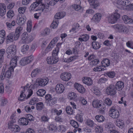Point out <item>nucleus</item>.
I'll list each match as a JSON object with an SVG mask.
<instances>
[{
    "mask_svg": "<svg viewBox=\"0 0 133 133\" xmlns=\"http://www.w3.org/2000/svg\"><path fill=\"white\" fill-rule=\"evenodd\" d=\"M42 1V0H36L35 2L32 3L30 8V11H39L42 12L45 8L48 9L49 8L48 5L41 4Z\"/></svg>",
    "mask_w": 133,
    "mask_h": 133,
    "instance_id": "1",
    "label": "nucleus"
},
{
    "mask_svg": "<svg viewBox=\"0 0 133 133\" xmlns=\"http://www.w3.org/2000/svg\"><path fill=\"white\" fill-rule=\"evenodd\" d=\"M13 71L14 69L11 67H10L7 69L4 67L0 76L1 79L3 80L5 78H10L11 76L12 72Z\"/></svg>",
    "mask_w": 133,
    "mask_h": 133,
    "instance_id": "2",
    "label": "nucleus"
},
{
    "mask_svg": "<svg viewBox=\"0 0 133 133\" xmlns=\"http://www.w3.org/2000/svg\"><path fill=\"white\" fill-rule=\"evenodd\" d=\"M112 28L120 32L127 33L128 32V28L123 24H117L113 26Z\"/></svg>",
    "mask_w": 133,
    "mask_h": 133,
    "instance_id": "3",
    "label": "nucleus"
},
{
    "mask_svg": "<svg viewBox=\"0 0 133 133\" xmlns=\"http://www.w3.org/2000/svg\"><path fill=\"white\" fill-rule=\"evenodd\" d=\"M16 46L14 45H11L7 48L6 51L8 54V58L12 57L15 55L16 51Z\"/></svg>",
    "mask_w": 133,
    "mask_h": 133,
    "instance_id": "4",
    "label": "nucleus"
},
{
    "mask_svg": "<svg viewBox=\"0 0 133 133\" xmlns=\"http://www.w3.org/2000/svg\"><path fill=\"white\" fill-rule=\"evenodd\" d=\"M117 10L115 11V12L112 14L108 17V22L111 24L115 23L119 19L120 17V14L117 12Z\"/></svg>",
    "mask_w": 133,
    "mask_h": 133,
    "instance_id": "5",
    "label": "nucleus"
},
{
    "mask_svg": "<svg viewBox=\"0 0 133 133\" xmlns=\"http://www.w3.org/2000/svg\"><path fill=\"white\" fill-rule=\"evenodd\" d=\"M34 59V56L31 55L29 56L22 58L20 60L19 64L22 66H24L32 62Z\"/></svg>",
    "mask_w": 133,
    "mask_h": 133,
    "instance_id": "6",
    "label": "nucleus"
},
{
    "mask_svg": "<svg viewBox=\"0 0 133 133\" xmlns=\"http://www.w3.org/2000/svg\"><path fill=\"white\" fill-rule=\"evenodd\" d=\"M109 114L110 116L115 119L118 118L119 115V111L114 107H112L110 108Z\"/></svg>",
    "mask_w": 133,
    "mask_h": 133,
    "instance_id": "7",
    "label": "nucleus"
},
{
    "mask_svg": "<svg viewBox=\"0 0 133 133\" xmlns=\"http://www.w3.org/2000/svg\"><path fill=\"white\" fill-rule=\"evenodd\" d=\"M116 88L115 86L113 84H110L106 89V92L108 95H114L116 93Z\"/></svg>",
    "mask_w": 133,
    "mask_h": 133,
    "instance_id": "8",
    "label": "nucleus"
},
{
    "mask_svg": "<svg viewBox=\"0 0 133 133\" xmlns=\"http://www.w3.org/2000/svg\"><path fill=\"white\" fill-rule=\"evenodd\" d=\"M8 127L11 131L13 132H18L20 130V128L19 126L17 125L14 124L12 121L10 122L8 124Z\"/></svg>",
    "mask_w": 133,
    "mask_h": 133,
    "instance_id": "9",
    "label": "nucleus"
},
{
    "mask_svg": "<svg viewBox=\"0 0 133 133\" xmlns=\"http://www.w3.org/2000/svg\"><path fill=\"white\" fill-rule=\"evenodd\" d=\"M36 81L39 86H44L48 83L49 79L46 78H38L36 79Z\"/></svg>",
    "mask_w": 133,
    "mask_h": 133,
    "instance_id": "10",
    "label": "nucleus"
},
{
    "mask_svg": "<svg viewBox=\"0 0 133 133\" xmlns=\"http://www.w3.org/2000/svg\"><path fill=\"white\" fill-rule=\"evenodd\" d=\"M46 60L48 64H53L56 63L58 61V57L52 55L51 56L47 57Z\"/></svg>",
    "mask_w": 133,
    "mask_h": 133,
    "instance_id": "11",
    "label": "nucleus"
},
{
    "mask_svg": "<svg viewBox=\"0 0 133 133\" xmlns=\"http://www.w3.org/2000/svg\"><path fill=\"white\" fill-rule=\"evenodd\" d=\"M102 101H99L98 100H94L92 103V105L93 107L95 108H100L101 110L103 111L104 110L102 108Z\"/></svg>",
    "mask_w": 133,
    "mask_h": 133,
    "instance_id": "12",
    "label": "nucleus"
},
{
    "mask_svg": "<svg viewBox=\"0 0 133 133\" xmlns=\"http://www.w3.org/2000/svg\"><path fill=\"white\" fill-rule=\"evenodd\" d=\"M102 17L101 14L97 13L94 15L91 19V21L95 23H98L100 21Z\"/></svg>",
    "mask_w": 133,
    "mask_h": 133,
    "instance_id": "13",
    "label": "nucleus"
},
{
    "mask_svg": "<svg viewBox=\"0 0 133 133\" xmlns=\"http://www.w3.org/2000/svg\"><path fill=\"white\" fill-rule=\"evenodd\" d=\"M64 89L65 88L64 85L61 84H58L56 86L55 91L57 93H62L64 91Z\"/></svg>",
    "mask_w": 133,
    "mask_h": 133,
    "instance_id": "14",
    "label": "nucleus"
},
{
    "mask_svg": "<svg viewBox=\"0 0 133 133\" xmlns=\"http://www.w3.org/2000/svg\"><path fill=\"white\" fill-rule=\"evenodd\" d=\"M88 1L92 8L96 9L99 5V3L97 0H88Z\"/></svg>",
    "mask_w": 133,
    "mask_h": 133,
    "instance_id": "15",
    "label": "nucleus"
},
{
    "mask_svg": "<svg viewBox=\"0 0 133 133\" xmlns=\"http://www.w3.org/2000/svg\"><path fill=\"white\" fill-rule=\"evenodd\" d=\"M71 74L69 73L64 72L61 74V77L62 79L65 81H68L71 78Z\"/></svg>",
    "mask_w": 133,
    "mask_h": 133,
    "instance_id": "16",
    "label": "nucleus"
},
{
    "mask_svg": "<svg viewBox=\"0 0 133 133\" xmlns=\"http://www.w3.org/2000/svg\"><path fill=\"white\" fill-rule=\"evenodd\" d=\"M117 4L122 6H127L129 5L130 3L127 0H117Z\"/></svg>",
    "mask_w": 133,
    "mask_h": 133,
    "instance_id": "17",
    "label": "nucleus"
},
{
    "mask_svg": "<svg viewBox=\"0 0 133 133\" xmlns=\"http://www.w3.org/2000/svg\"><path fill=\"white\" fill-rule=\"evenodd\" d=\"M74 86L79 92L81 93H83L85 91V89L80 84L75 83L74 85Z\"/></svg>",
    "mask_w": 133,
    "mask_h": 133,
    "instance_id": "18",
    "label": "nucleus"
},
{
    "mask_svg": "<svg viewBox=\"0 0 133 133\" xmlns=\"http://www.w3.org/2000/svg\"><path fill=\"white\" fill-rule=\"evenodd\" d=\"M82 81L84 83L88 86H90L92 84V81L90 77H84L82 78Z\"/></svg>",
    "mask_w": 133,
    "mask_h": 133,
    "instance_id": "19",
    "label": "nucleus"
},
{
    "mask_svg": "<svg viewBox=\"0 0 133 133\" xmlns=\"http://www.w3.org/2000/svg\"><path fill=\"white\" fill-rule=\"evenodd\" d=\"M18 57L16 56H15L12 58L10 63V65L13 68H15L17 64V61L18 59Z\"/></svg>",
    "mask_w": 133,
    "mask_h": 133,
    "instance_id": "20",
    "label": "nucleus"
},
{
    "mask_svg": "<svg viewBox=\"0 0 133 133\" xmlns=\"http://www.w3.org/2000/svg\"><path fill=\"white\" fill-rule=\"evenodd\" d=\"M123 20L126 24H130L133 22V20L126 15H123L122 17Z\"/></svg>",
    "mask_w": 133,
    "mask_h": 133,
    "instance_id": "21",
    "label": "nucleus"
},
{
    "mask_svg": "<svg viewBox=\"0 0 133 133\" xmlns=\"http://www.w3.org/2000/svg\"><path fill=\"white\" fill-rule=\"evenodd\" d=\"M6 7L5 5L3 4H0V15L3 16L5 14L6 12Z\"/></svg>",
    "mask_w": 133,
    "mask_h": 133,
    "instance_id": "22",
    "label": "nucleus"
},
{
    "mask_svg": "<svg viewBox=\"0 0 133 133\" xmlns=\"http://www.w3.org/2000/svg\"><path fill=\"white\" fill-rule=\"evenodd\" d=\"M80 37L78 39L81 42L86 41L89 39V36L86 34L80 35Z\"/></svg>",
    "mask_w": 133,
    "mask_h": 133,
    "instance_id": "23",
    "label": "nucleus"
},
{
    "mask_svg": "<svg viewBox=\"0 0 133 133\" xmlns=\"http://www.w3.org/2000/svg\"><path fill=\"white\" fill-rule=\"evenodd\" d=\"M79 27V25L78 23L74 24L71 29L70 30V32L72 34L77 32Z\"/></svg>",
    "mask_w": 133,
    "mask_h": 133,
    "instance_id": "24",
    "label": "nucleus"
},
{
    "mask_svg": "<svg viewBox=\"0 0 133 133\" xmlns=\"http://www.w3.org/2000/svg\"><path fill=\"white\" fill-rule=\"evenodd\" d=\"M116 89L118 90H121L124 87V84L122 81H118L115 86Z\"/></svg>",
    "mask_w": 133,
    "mask_h": 133,
    "instance_id": "25",
    "label": "nucleus"
},
{
    "mask_svg": "<svg viewBox=\"0 0 133 133\" xmlns=\"http://www.w3.org/2000/svg\"><path fill=\"white\" fill-rule=\"evenodd\" d=\"M14 32H12L10 33L7 36L6 38V43H9L14 41Z\"/></svg>",
    "mask_w": 133,
    "mask_h": 133,
    "instance_id": "26",
    "label": "nucleus"
},
{
    "mask_svg": "<svg viewBox=\"0 0 133 133\" xmlns=\"http://www.w3.org/2000/svg\"><path fill=\"white\" fill-rule=\"evenodd\" d=\"M41 72V70L37 68L34 69L31 72V77L33 78L36 77Z\"/></svg>",
    "mask_w": 133,
    "mask_h": 133,
    "instance_id": "27",
    "label": "nucleus"
},
{
    "mask_svg": "<svg viewBox=\"0 0 133 133\" xmlns=\"http://www.w3.org/2000/svg\"><path fill=\"white\" fill-rule=\"evenodd\" d=\"M5 33L4 30H2L0 31V43L2 44L5 39Z\"/></svg>",
    "mask_w": 133,
    "mask_h": 133,
    "instance_id": "28",
    "label": "nucleus"
},
{
    "mask_svg": "<svg viewBox=\"0 0 133 133\" xmlns=\"http://www.w3.org/2000/svg\"><path fill=\"white\" fill-rule=\"evenodd\" d=\"M57 99L55 97H53L50 100L47 102V105L50 106H52L54 104H55L57 103Z\"/></svg>",
    "mask_w": 133,
    "mask_h": 133,
    "instance_id": "29",
    "label": "nucleus"
},
{
    "mask_svg": "<svg viewBox=\"0 0 133 133\" xmlns=\"http://www.w3.org/2000/svg\"><path fill=\"white\" fill-rule=\"evenodd\" d=\"M78 57L76 56H71L69 58H64L63 61L66 62H69L74 61L78 58Z\"/></svg>",
    "mask_w": 133,
    "mask_h": 133,
    "instance_id": "30",
    "label": "nucleus"
},
{
    "mask_svg": "<svg viewBox=\"0 0 133 133\" xmlns=\"http://www.w3.org/2000/svg\"><path fill=\"white\" fill-rule=\"evenodd\" d=\"M28 34L26 32H25L22 35L21 41L22 43L23 44L26 43V40L28 38Z\"/></svg>",
    "mask_w": 133,
    "mask_h": 133,
    "instance_id": "31",
    "label": "nucleus"
},
{
    "mask_svg": "<svg viewBox=\"0 0 133 133\" xmlns=\"http://www.w3.org/2000/svg\"><path fill=\"white\" fill-rule=\"evenodd\" d=\"M116 124L117 126L121 128H123L124 126L123 121L121 119H117Z\"/></svg>",
    "mask_w": 133,
    "mask_h": 133,
    "instance_id": "32",
    "label": "nucleus"
},
{
    "mask_svg": "<svg viewBox=\"0 0 133 133\" xmlns=\"http://www.w3.org/2000/svg\"><path fill=\"white\" fill-rule=\"evenodd\" d=\"M26 18L25 16H23L19 17L18 19V23L20 25H22L25 22Z\"/></svg>",
    "mask_w": 133,
    "mask_h": 133,
    "instance_id": "33",
    "label": "nucleus"
},
{
    "mask_svg": "<svg viewBox=\"0 0 133 133\" xmlns=\"http://www.w3.org/2000/svg\"><path fill=\"white\" fill-rule=\"evenodd\" d=\"M44 105L42 102H39L36 104V109L39 111H41L43 109Z\"/></svg>",
    "mask_w": 133,
    "mask_h": 133,
    "instance_id": "34",
    "label": "nucleus"
},
{
    "mask_svg": "<svg viewBox=\"0 0 133 133\" xmlns=\"http://www.w3.org/2000/svg\"><path fill=\"white\" fill-rule=\"evenodd\" d=\"M19 122L21 125H26L28 124V121L25 118H22L19 120Z\"/></svg>",
    "mask_w": 133,
    "mask_h": 133,
    "instance_id": "35",
    "label": "nucleus"
},
{
    "mask_svg": "<svg viewBox=\"0 0 133 133\" xmlns=\"http://www.w3.org/2000/svg\"><path fill=\"white\" fill-rule=\"evenodd\" d=\"M92 47L95 50H97L99 49L100 46L98 42L95 41H93L91 44Z\"/></svg>",
    "mask_w": 133,
    "mask_h": 133,
    "instance_id": "36",
    "label": "nucleus"
},
{
    "mask_svg": "<svg viewBox=\"0 0 133 133\" xmlns=\"http://www.w3.org/2000/svg\"><path fill=\"white\" fill-rule=\"evenodd\" d=\"M5 50L4 49L0 50V63H2L4 61V55L5 53Z\"/></svg>",
    "mask_w": 133,
    "mask_h": 133,
    "instance_id": "37",
    "label": "nucleus"
},
{
    "mask_svg": "<svg viewBox=\"0 0 133 133\" xmlns=\"http://www.w3.org/2000/svg\"><path fill=\"white\" fill-rule=\"evenodd\" d=\"M101 64L103 67H106L110 65V62L109 59H105L102 61Z\"/></svg>",
    "mask_w": 133,
    "mask_h": 133,
    "instance_id": "38",
    "label": "nucleus"
},
{
    "mask_svg": "<svg viewBox=\"0 0 133 133\" xmlns=\"http://www.w3.org/2000/svg\"><path fill=\"white\" fill-rule=\"evenodd\" d=\"M35 37V35L34 34H32L29 36L28 35L26 43L28 44L31 42L33 40Z\"/></svg>",
    "mask_w": 133,
    "mask_h": 133,
    "instance_id": "39",
    "label": "nucleus"
},
{
    "mask_svg": "<svg viewBox=\"0 0 133 133\" xmlns=\"http://www.w3.org/2000/svg\"><path fill=\"white\" fill-rule=\"evenodd\" d=\"M49 119V118L47 116L43 115L41 117L40 120L41 122L45 123L48 122Z\"/></svg>",
    "mask_w": 133,
    "mask_h": 133,
    "instance_id": "40",
    "label": "nucleus"
},
{
    "mask_svg": "<svg viewBox=\"0 0 133 133\" xmlns=\"http://www.w3.org/2000/svg\"><path fill=\"white\" fill-rule=\"evenodd\" d=\"M45 93L46 91L45 90L43 89H40L37 92V95L41 97L45 95Z\"/></svg>",
    "mask_w": 133,
    "mask_h": 133,
    "instance_id": "41",
    "label": "nucleus"
},
{
    "mask_svg": "<svg viewBox=\"0 0 133 133\" xmlns=\"http://www.w3.org/2000/svg\"><path fill=\"white\" fill-rule=\"evenodd\" d=\"M68 97L70 100L74 99L77 97L76 93L73 92H70L68 95Z\"/></svg>",
    "mask_w": 133,
    "mask_h": 133,
    "instance_id": "42",
    "label": "nucleus"
},
{
    "mask_svg": "<svg viewBox=\"0 0 133 133\" xmlns=\"http://www.w3.org/2000/svg\"><path fill=\"white\" fill-rule=\"evenodd\" d=\"M105 127L109 129V131L110 132V130L115 129V127L113 124L111 123H107L105 125Z\"/></svg>",
    "mask_w": 133,
    "mask_h": 133,
    "instance_id": "43",
    "label": "nucleus"
},
{
    "mask_svg": "<svg viewBox=\"0 0 133 133\" xmlns=\"http://www.w3.org/2000/svg\"><path fill=\"white\" fill-rule=\"evenodd\" d=\"M96 119L99 122H102L104 120V117L102 115H98L96 116Z\"/></svg>",
    "mask_w": 133,
    "mask_h": 133,
    "instance_id": "44",
    "label": "nucleus"
},
{
    "mask_svg": "<svg viewBox=\"0 0 133 133\" xmlns=\"http://www.w3.org/2000/svg\"><path fill=\"white\" fill-rule=\"evenodd\" d=\"M26 30L28 32H30L32 28V22L31 20L28 21L27 23Z\"/></svg>",
    "mask_w": 133,
    "mask_h": 133,
    "instance_id": "45",
    "label": "nucleus"
},
{
    "mask_svg": "<svg viewBox=\"0 0 133 133\" xmlns=\"http://www.w3.org/2000/svg\"><path fill=\"white\" fill-rule=\"evenodd\" d=\"M106 74L108 77L111 78H114L116 75L114 71L107 72L106 73Z\"/></svg>",
    "mask_w": 133,
    "mask_h": 133,
    "instance_id": "46",
    "label": "nucleus"
},
{
    "mask_svg": "<svg viewBox=\"0 0 133 133\" xmlns=\"http://www.w3.org/2000/svg\"><path fill=\"white\" fill-rule=\"evenodd\" d=\"M51 112L52 113H55L58 115H61L62 112V111L61 110H58L56 109L55 108L52 109L51 110Z\"/></svg>",
    "mask_w": 133,
    "mask_h": 133,
    "instance_id": "47",
    "label": "nucleus"
},
{
    "mask_svg": "<svg viewBox=\"0 0 133 133\" xmlns=\"http://www.w3.org/2000/svg\"><path fill=\"white\" fill-rule=\"evenodd\" d=\"M79 99L80 103L83 105H85L87 103V101L83 97L80 96L79 97Z\"/></svg>",
    "mask_w": 133,
    "mask_h": 133,
    "instance_id": "48",
    "label": "nucleus"
},
{
    "mask_svg": "<svg viewBox=\"0 0 133 133\" xmlns=\"http://www.w3.org/2000/svg\"><path fill=\"white\" fill-rule=\"evenodd\" d=\"M55 44L53 43V41H52L46 48V50L49 51H51L52 50V48L54 47L55 45Z\"/></svg>",
    "mask_w": 133,
    "mask_h": 133,
    "instance_id": "49",
    "label": "nucleus"
},
{
    "mask_svg": "<svg viewBox=\"0 0 133 133\" xmlns=\"http://www.w3.org/2000/svg\"><path fill=\"white\" fill-rule=\"evenodd\" d=\"M6 15L8 17L11 18L14 16V14L13 11L10 10L7 12Z\"/></svg>",
    "mask_w": 133,
    "mask_h": 133,
    "instance_id": "50",
    "label": "nucleus"
},
{
    "mask_svg": "<svg viewBox=\"0 0 133 133\" xmlns=\"http://www.w3.org/2000/svg\"><path fill=\"white\" fill-rule=\"evenodd\" d=\"M59 50V48L58 47H56L54 50L52 52V55L53 56H55L58 57V54Z\"/></svg>",
    "mask_w": 133,
    "mask_h": 133,
    "instance_id": "51",
    "label": "nucleus"
},
{
    "mask_svg": "<svg viewBox=\"0 0 133 133\" xmlns=\"http://www.w3.org/2000/svg\"><path fill=\"white\" fill-rule=\"evenodd\" d=\"M25 92L24 91H21V94L19 98V100L21 101H23L24 100V99L26 97L25 95L24 94Z\"/></svg>",
    "mask_w": 133,
    "mask_h": 133,
    "instance_id": "52",
    "label": "nucleus"
},
{
    "mask_svg": "<svg viewBox=\"0 0 133 133\" xmlns=\"http://www.w3.org/2000/svg\"><path fill=\"white\" fill-rule=\"evenodd\" d=\"M58 23V21L57 20L54 21L51 25V28L53 29L56 28L57 26Z\"/></svg>",
    "mask_w": 133,
    "mask_h": 133,
    "instance_id": "53",
    "label": "nucleus"
},
{
    "mask_svg": "<svg viewBox=\"0 0 133 133\" xmlns=\"http://www.w3.org/2000/svg\"><path fill=\"white\" fill-rule=\"evenodd\" d=\"M48 128L49 131H52L56 130V127L55 125L52 124L49 125L48 127Z\"/></svg>",
    "mask_w": 133,
    "mask_h": 133,
    "instance_id": "54",
    "label": "nucleus"
},
{
    "mask_svg": "<svg viewBox=\"0 0 133 133\" xmlns=\"http://www.w3.org/2000/svg\"><path fill=\"white\" fill-rule=\"evenodd\" d=\"M70 123L72 126L75 128H77L78 127V125L77 123L74 120L70 121Z\"/></svg>",
    "mask_w": 133,
    "mask_h": 133,
    "instance_id": "55",
    "label": "nucleus"
},
{
    "mask_svg": "<svg viewBox=\"0 0 133 133\" xmlns=\"http://www.w3.org/2000/svg\"><path fill=\"white\" fill-rule=\"evenodd\" d=\"M66 111L67 113L69 115L72 114L73 112V110L70 107H67L66 108Z\"/></svg>",
    "mask_w": 133,
    "mask_h": 133,
    "instance_id": "56",
    "label": "nucleus"
},
{
    "mask_svg": "<svg viewBox=\"0 0 133 133\" xmlns=\"http://www.w3.org/2000/svg\"><path fill=\"white\" fill-rule=\"evenodd\" d=\"M103 67L102 65V66H97V67L95 68L93 70L95 71H100L102 70H104V68H103Z\"/></svg>",
    "mask_w": 133,
    "mask_h": 133,
    "instance_id": "57",
    "label": "nucleus"
},
{
    "mask_svg": "<svg viewBox=\"0 0 133 133\" xmlns=\"http://www.w3.org/2000/svg\"><path fill=\"white\" fill-rule=\"evenodd\" d=\"M26 8V6L20 7L18 9V12L20 14H23L24 13Z\"/></svg>",
    "mask_w": 133,
    "mask_h": 133,
    "instance_id": "58",
    "label": "nucleus"
},
{
    "mask_svg": "<svg viewBox=\"0 0 133 133\" xmlns=\"http://www.w3.org/2000/svg\"><path fill=\"white\" fill-rule=\"evenodd\" d=\"M29 46L28 45L25 44L22 46L21 51L22 52H24L27 51L29 49Z\"/></svg>",
    "mask_w": 133,
    "mask_h": 133,
    "instance_id": "59",
    "label": "nucleus"
},
{
    "mask_svg": "<svg viewBox=\"0 0 133 133\" xmlns=\"http://www.w3.org/2000/svg\"><path fill=\"white\" fill-rule=\"evenodd\" d=\"M127 102V101L125 100V98L123 97H121V101H119L118 102L119 104H124L125 107L127 106V104H126Z\"/></svg>",
    "mask_w": 133,
    "mask_h": 133,
    "instance_id": "60",
    "label": "nucleus"
},
{
    "mask_svg": "<svg viewBox=\"0 0 133 133\" xmlns=\"http://www.w3.org/2000/svg\"><path fill=\"white\" fill-rule=\"evenodd\" d=\"M95 130L97 133H101L103 131V128L101 126H97L95 128Z\"/></svg>",
    "mask_w": 133,
    "mask_h": 133,
    "instance_id": "61",
    "label": "nucleus"
},
{
    "mask_svg": "<svg viewBox=\"0 0 133 133\" xmlns=\"http://www.w3.org/2000/svg\"><path fill=\"white\" fill-rule=\"evenodd\" d=\"M99 62L98 59H95L92 61L90 63V65L92 66H95Z\"/></svg>",
    "mask_w": 133,
    "mask_h": 133,
    "instance_id": "62",
    "label": "nucleus"
},
{
    "mask_svg": "<svg viewBox=\"0 0 133 133\" xmlns=\"http://www.w3.org/2000/svg\"><path fill=\"white\" fill-rule=\"evenodd\" d=\"M76 118L77 121L82 122L83 121L82 115L80 114H77L76 116Z\"/></svg>",
    "mask_w": 133,
    "mask_h": 133,
    "instance_id": "63",
    "label": "nucleus"
},
{
    "mask_svg": "<svg viewBox=\"0 0 133 133\" xmlns=\"http://www.w3.org/2000/svg\"><path fill=\"white\" fill-rule=\"evenodd\" d=\"M85 123L88 126L90 127H92L94 124V122L93 121L90 119L87 120Z\"/></svg>",
    "mask_w": 133,
    "mask_h": 133,
    "instance_id": "64",
    "label": "nucleus"
}]
</instances>
